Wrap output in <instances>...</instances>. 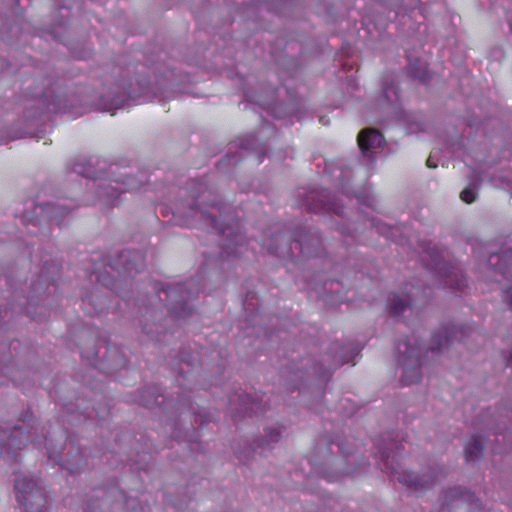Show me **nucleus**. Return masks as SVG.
<instances>
[{
	"mask_svg": "<svg viewBox=\"0 0 512 512\" xmlns=\"http://www.w3.org/2000/svg\"><path fill=\"white\" fill-rule=\"evenodd\" d=\"M190 190L189 197L176 205L174 217H179L183 225H203L216 231L220 236L221 248L227 255L241 254L247 245V238L230 207L220 205L204 183L193 181Z\"/></svg>",
	"mask_w": 512,
	"mask_h": 512,
	"instance_id": "obj_1",
	"label": "nucleus"
},
{
	"mask_svg": "<svg viewBox=\"0 0 512 512\" xmlns=\"http://www.w3.org/2000/svg\"><path fill=\"white\" fill-rule=\"evenodd\" d=\"M465 336L466 332L462 327L452 324L434 332L427 349L414 337L399 343L398 362L402 368L401 382L410 385L420 381L424 351L441 353L455 341H463Z\"/></svg>",
	"mask_w": 512,
	"mask_h": 512,
	"instance_id": "obj_2",
	"label": "nucleus"
},
{
	"mask_svg": "<svg viewBox=\"0 0 512 512\" xmlns=\"http://www.w3.org/2000/svg\"><path fill=\"white\" fill-rule=\"evenodd\" d=\"M400 453L399 445L392 443L379 448L382 469L395 477L415 495H423L434 488L436 483L444 477L443 466L430 462L418 471L402 469L397 457Z\"/></svg>",
	"mask_w": 512,
	"mask_h": 512,
	"instance_id": "obj_3",
	"label": "nucleus"
},
{
	"mask_svg": "<svg viewBox=\"0 0 512 512\" xmlns=\"http://www.w3.org/2000/svg\"><path fill=\"white\" fill-rule=\"evenodd\" d=\"M362 347L358 344H344L333 343L330 352L333 354V361L330 364L314 363L311 358H304L301 360V365H296L294 362L285 367L284 373L288 374L289 380L295 386L298 380L307 377H317L327 379L331 371L342 366L345 363L351 362L360 353Z\"/></svg>",
	"mask_w": 512,
	"mask_h": 512,
	"instance_id": "obj_4",
	"label": "nucleus"
},
{
	"mask_svg": "<svg viewBox=\"0 0 512 512\" xmlns=\"http://www.w3.org/2000/svg\"><path fill=\"white\" fill-rule=\"evenodd\" d=\"M157 297L164 302L168 311L178 320H185L193 312L192 300L198 293V286L194 281L162 285L155 287Z\"/></svg>",
	"mask_w": 512,
	"mask_h": 512,
	"instance_id": "obj_5",
	"label": "nucleus"
},
{
	"mask_svg": "<svg viewBox=\"0 0 512 512\" xmlns=\"http://www.w3.org/2000/svg\"><path fill=\"white\" fill-rule=\"evenodd\" d=\"M147 181L142 174L136 177L124 173L113 172V177L97 185L96 195L101 202L108 206L117 205V199L123 192L139 189Z\"/></svg>",
	"mask_w": 512,
	"mask_h": 512,
	"instance_id": "obj_6",
	"label": "nucleus"
},
{
	"mask_svg": "<svg viewBox=\"0 0 512 512\" xmlns=\"http://www.w3.org/2000/svg\"><path fill=\"white\" fill-rule=\"evenodd\" d=\"M150 82L146 76H139L136 84L132 81L117 84L114 90L101 95L98 101V108L103 111H113L126 103L130 98H136L145 93L149 88Z\"/></svg>",
	"mask_w": 512,
	"mask_h": 512,
	"instance_id": "obj_7",
	"label": "nucleus"
},
{
	"mask_svg": "<svg viewBox=\"0 0 512 512\" xmlns=\"http://www.w3.org/2000/svg\"><path fill=\"white\" fill-rule=\"evenodd\" d=\"M81 354L90 365L104 373L115 372L125 365V360L119 351L109 347L104 341H99L93 347L84 348Z\"/></svg>",
	"mask_w": 512,
	"mask_h": 512,
	"instance_id": "obj_8",
	"label": "nucleus"
},
{
	"mask_svg": "<svg viewBox=\"0 0 512 512\" xmlns=\"http://www.w3.org/2000/svg\"><path fill=\"white\" fill-rule=\"evenodd\" d=\"M427 253L431 256V261L427 263V266L442 278L443 284L453 290L463 291L467 286V280L463 273L459 269L449 266L435 249L427 251Z\"/></svg>",
	"mask_w": 512,
	"mask_h": 512,
	"instance_id": "obj_9",
	"label": "nucleus"
},
{
	"mask_svg": "<svg viewBox=\"0 0 512 512\" xmlns=\"http://www.w3.org/2000/svg\"><path fill=\"white\" fill-rule=\"evenodd\" d=\"M109 266L124 279L133 278L145 268L144 255L137 250H122L110 258Z\"/></svg>",
	"mask_w": 512,
	"mask_h": 512,
	"instance_id": "obj_10",
	"label": "nucleus"
},
{
	"mask_svg": "<svg viewBox=\"0 0 512 512\" xmlns=\"http://www.w3.org/2000/svg\"><path fill=\"white\" fill-rule=\"evenodd\" d=\"M488 265L509 284L503 287V301L512 310V249L489 256Z\"/></svg>",
	"mask_w": 512,
	"mask_h": 512,
	"instance_id": "obj_11",
	"label": "nucleus"
},
{
	"mask_svg": "<svg viewBox=\"0 0 512 512\" xmlns=\"http://www.w3.org/2000/svg\"><path fill=\"white\" fill-rule=\"evenodd\" d=\"M303 205L312 212L331 211L337 215H344L343 205L326 189L312 190L305 194Z\"/></svg>",
	"mask_w": 512,
	"mask_h": 512,
	"instance_id": "obj_12",
	"label": "nucleus"
},
{
	"mask_svg": "<svg viewBox=\"0 0 512 512\" xmlns=\"http://www.w3.org/2000/svg\"><path fill=\"white\" fill-rule=\"evenodd\" d=\"M292 236L295 248H298L301 253L309 256L320 254L322 239L317 229L300 227L295 229Z\"/></svg>",
	"mask_w": 512,
	"mask_h": 512,
	"instance_id": "obj_13",
	"label": "nucleus"
},
{
	"mask_svg": "<svg viewBox=\"0 0 512 512\" xmlns=\"http://www.w3.org/2000/svg\"><path fill=\"white\" fill-rule=\"evenodd\" d=\"M383 142V135L372 128L363 129L358 135V146L370 163L374 161V153L382 147Z\"/></svg>",
	"mask_w": 512,
	"mask_h": 512,
	"instance_id": "obj_14",
	"label": "nucleus"
},
{
	"mask_svg": "<svg viewBox=\"0 0 512 512\" xmlns=\"http://www.w3.org/2000/svg\"><path fill=\"white\" fill-rule=\"evenodd\" d=\"M412 303L413 293L411 290L408 292H393L387 298V309L391 316L400 317L406 311L412 309Z\"/></svg>",
	"mask_w": 512,
	"mask_h": 512,
	"instance_id": "obj_15",
	"label": "nucleus"
},
{
	"mask_svg": "<svg viewBox=\"0 0 512 512\" xmlns=\"http://www.w3.org/2000/svg\"><path fill=\"white\" fill-rule=\"evenodd\" d=\"M238 407L236 408L237 414L242 417L258 416L265 412V403L262 400L255 399L248 394H240L237 396Z\"/></svg>",
	"mask_w": 512,
	"mask_h": 512,
	"instance_id": "obj_16",
	"label": "nucleus"
},
{
	"mask_svg": "<svg viewBox=\"0 0 512 512\" xmlns=\"http://www.w3.org/2000/svg\"><path fill=\"white\" fill-rule=\"evenodd\" d=\"M17 502L24 507L26 512H44L47 504L46 492L39 484L27 494L25 499H18Z\"/></svg>",
	"mask_w": 512,
	"mask_h": 512,
	"instance_id": "obj_17",
	"label": "nucleus"
},
{
	"mask_svg": "<svg viewBox=\"0 0 512 512\" xmlns=\"http://www.w3.org/2000/svg\"><path fill=\"white\" fill-rule=\"evenodd\" d=\"M86 449L80 446L72 445L66 454L64 463L62 464L67 470L76 473L87 466Z\"/></svg>",
	"mask_w": 512,
	"mask_h": 512,
	"instance_id": "obj_18",
	"label": "nucleus"
},
{
	"mask_svg": "<svg viewBox=\"0 0 512 512\" xmlns=\"http://www.w3.org/2000/svg\"><path fill=\"white\" fill-rule=\"evenodd\" d=\"M34 96L35 97L40 96V98L37 100L38 104L45 106L46 110H48V111L56 112V111H60L62 109L70 110L74 107V104L72 102H69L68 100L63 99L62 97H60L58 95L53 97L52 100L50 101L49 100L51 98L50 90L42 91L40 94L35 93Z\"/></svg>",
	"mask_w": 512,
	"mask_h": 512,
	"instance_id": "obj_19",
	"label": "nucleus"
},
{
	"mask_svg": "<svg viewBox=\"0 0 512 512\" xmlns=\"http://www.w3.org/2000/svg\"><path fill=\"white\" fill-rule=\"evenodd\" d=\"M485 439L478 434L471 436L465 446V458L468 462L479 461L483 456Z\"/></svg>",
	"mask_w": 512,
	"mask_h": 512,
	"instance_id": "obj_20",
	"label": "nucleus"
},
{
	"mask_svg": "<svg viewBox=\"0 0 512 512\" xmlns=\"http://www.w3.org/2000/svg\"><path fill=\"white\" fill-rule=\"evenodd\" d=\"M39 481L26 474H19L14 480L16 490V500L25 499L34 487L39 485Z\"/></svg>",
	"mask_w": 512,
	"mask_h": 512,
	"instance_id": "obj_21",
	"label": "nucleus"
},
{
	"mask_svg": "<svg viewBox=\"0 0 512 512\" xmlns=\"http://www.w3.org/2000/svg\"><path fill=\"white\" fill-rule=\"evenodd\" d=\"M73 208L74 206L55 202L47 203L43 210L48 219L57 222L59 225L62 220L73 210Z\"/></svg>",
	"mask_w": 512,
	"mask_h": 512,
	"instance_id": "obj_22",
	"label": "nucleus"
},
{
	"mask_svg": "<svg viewBox=\"0 0 512 512\" xmlns=\"http://www.w3.org/2000/svg\"><path fill=\"white\" fill-rule=\"evenodd\" d=\"M29 441V435L24 432L23 426H14L10 431V435L7 441L3 444V446H7L10 449H22L27 445Z\"/></svg>",
	"mask_w": 512,
	"mask_h": 512,
	"instance_id": "obj_23",
	"label": "nucleus"
},
{
	"mask_svg": "<svg viewBox=\"0 0 512 512\" xmlns=\"http://www.w3.org/2000/svg\"><path fill=\"white\" fill-rule=\"evenodd\" d=\"M407 69L413 78L418 79L422 83H427L430 80V73L427 69V65L420 59H416L414 61L409 60Z\"/></svg>",
	"mask_w": 512,
	"mask_h": 512,
	"instance_id": "obj_24",
	"label": "nucleus"
},
{
	"mask_svg": "<svg viewBox=\"0 0 512 512\" xmlns=\"http://www.w3.org/2000/svg\"><path fill=\"white\" fill-rule=\"evenodd\" d=\"M165 401L164 395L158 393L156 387H148L142 391L140 402L147 407L161 406Z\"/></svg>",
	"mask_w": 512,
	"mask_h": 512,
	"instance_id": "obj_25",
	"label": "nucleus"
},
{
	"mask_svg": "<svg viewBox=\"0 0 512 512\" xmlns=\"http://www.w3.org/2000/svg\"><path fill=\"white\" fill-rule=\"evenodd\" d=\"M382 100L389 105H396L399 101V90L394 82H384Z\"/></svg>",
	"mask_w": 512,
	"mask_h": 512,
	"instance_id": "obj_26",
	"label": "nucleus"
},
{
	"mask_svg": "<svg viewBox=\"0 0 512 512\" xmlns=\"http://www.w3.org/2000/svg\"><path fill=\"white\" fill-rule=\"evenodd\" d=\"M497 426L495 428V434H501L503 432L508 433L509 439L512 441V410H506L505 414L499 415Z\"/></svg>",
	"mask_w": 512,
	"mask_h": 512,
	"instance_id": "obj_27",
	"label": "nucleus"
},
{
	"mask_svg": "<svg viewBox=\"0 0 512 512\" xmlns=\"http://www.w3.org/2000/svg\"><path fill=\"white\" fill-rule=\"evenodd\" d=\"M98 281L106 288H108L109 290L117 293V294H121V296L123 297H127L123 292L120 291L119 289V283H120V280L118 279H115L114 277H112L111 275H109L108 273L104 272V273H100L98 275Z\"/></svg>",
	"mask_w": 512,
	"mask_h": 512,
	"instance_id": "obj_28",
	"label": "nucleus"
},
{
	"mask_svg": "<svg viewBox=\"0 0 512 512\" xmlns=\"http://www.w3.org/2000/svg\"><path fill=\"white\" fill-rule=\"evenodd\" d=\"M281 439V430L278 427H269L265 430L263 439L258 442V447H264L271 443H277Z\"/></svg>",
	"mask_w": 512,
	"mask_h": 512,
	"instance_id": "obj_29",
	"label": "nucleus"
},
{
	"mask_svg": "<svg viewBox=\"0 0 512 512\" xmlns=\"http://www.w3.org/2000/svg\"><path fill=\"white\" fill-rule=\"evenodd\" d=\"M483 179H488V181L497 188H507L510 187L511 181L510 179L503 175L502 173H494V174H483Z\"/></svg>",
	"mask_w": 512,
	"mask_h": 512,
	"instance_id": "obj_30",
	"label": "nucleus"
},
{
	"mask_svg": "<svg viewBox=\"0 0 512 512\" xmlns=\"http://www.w3.org/2000/svg\"><path fill=\"white\" fill-rule=\"evenodd\" d=\"M73 171L77 175H81L85 178H95L96 171L90 163H75Z\"/></svg>",
	"mask_w": 512,
	"mask_h": 512,
	"instance_id": "obj_31",
	"label": "nucleus"
},
{
	"mask_svg": "<svg viewBox=\"0 0 512 512\" xmlns=\"http://www.w3.org/2000/svg\"><path fill=\"white\" fill-rule=\"evenodd\" d=\"M341 189H342L343 193L346 194L347 197L355 196L360 203H363L367 206L372 205L373 200L366 193H359V192L350 190L344 182L341 183Z\"/></svg>",
	"mask_w": 512,
	"mask_h": 512,
	"instance_id": "obj_32",
	"label": "nucleus"
},
{
	"mask_svg": "<svg viewBox=\"0 0 512 512\" xmlns=\"http://www.w3.org/2000/svg\"><path fill=\"white\" fill-rule=\"evenodd\" d=\"M163 328L162 324H148L145 323L143 325V332L148 335L151 339H155L157 341H162V338L160 336V329Z\"/></svg>",
	"mask_w": 512,
	"mask_h": 512,
	"instance_id": "obj_33",
	"label": "nucleus"
},
{
	"mask_svg": "<svg viewBox=\"0 0 512 512\" xmlns=\"http://www.w3.org/2000/svg\"><path fill=\"white\" fill-rule=\"evenodd\" d=\"M460 198L465 203H473L476 199V192L473 188L467 187L460 193Z\"/></svg>",
	"mask_w": 512,
	"mask_h": 512,
	"instance_id": "obj_34",
	"label": "nucleus"
},
{
	"mask_svg": "<svg viewBox=\"0 0 512 512\" xmlns=\"http://www.w3.org/2000/svg\"><path fill=\"white\" fill-rule=\"evenodd\" d=\"M47 288V283H39V284H33L31 294L29 296V304L34 302V298L37 295H40L42 292L45 291Z\"/></svg>",
	"mask_w": 512,
	"mask_h": 512,
	"instance_id": "obj_35",
	"label": "nucleus"
},
{
	"mask_svg": "<svg viewBox=\"0 0 512 512\" xmlns=\"http://www.w3.org/2000/svg\"><path fill=\"white\" fill-rule=\"evenodd\" d=\"M371 225L375 226L377 231L384 234L386 237L390 236L392 229L387 225L381 224L379 222L376 223L374 219L371 220Z\"/></svg>",
	"mask_w": 512,
	"mask_h": 512,
	"instance_id": "obj_36",
	"label": "nucleus"
},
{
	"mask_svg": "<svg viewBox=\"0 0 512 512\" xmlns=\"http://www.w3.org/2000/svg\"><path fill=\"white\" fill-rule=\"evenodd\" d=\"M104 503V500L100 505L97 506H95L93 503H89L85 509V512H102V506Z\"/></svg>",
	"mask_w": 512,
	"mask_h": 512,
	"instance_id": "obj_37",
	"label": "nucleus"
},
{
	"mask_svg": "<svg viewBox=\"0 0 512 512\" xmlns=\"http://www.w3.org/2000/svg\"><path fill=\"white\" fill-rule=\"evenodd\" d=\"M270 249H271L274 253H276L277 255H283V256H284V255H286V254H287V255H289V254H290V252H291V250H292V247H286V248H281V249H279L278 247H275V248L270 247Z\"/></svg>",
	"mask_w": 512,
	"mask_h": 512,
	"instance_id": "obj_38",
	"label": "nucleus"
},
{
	"mask_svg": "<svg viewBox=\"0 0 512 512\" xmlns=\"http://www.w3.org/2000/svg\"><path fill=\"white\" fill-rule=\"evenodd\" d=\"M191 355H189L188 353L186 352H182V355H181V361L186 363L188 366L191 365Z\"/></svg>",
	"mask_w": 512,
	"mask_h": 512,
	"instance_id": "obj_39",
	"label": "nucleus"
},
{
	"mask_svg": "<svg viewBox=\"0 0 512 512\" xmlns=\"http://www.w3.org/2000/svg\"><path fill=\"white\" fill-rule=\"evenodd\" d=\"M466 497H467L468 500H470L472 502H475V506L476 507L479 506V500L475 498L474 494L467 492L466 493Z\"/></svg>",
	"mask_w": 512,
	"mask_h": 512,
	"instance_id": "obj_40",
	"label": "nucleus"
},
{
	"mask_svg": "<svg viewBox=\"0 0 512 512\" xmlns=\"http://www.w3.org/2000/svg\"><path fill=\"white\" fill-rule=\"evenodd\" d=\"M426 164H427V166H428L429 168H435V167L437 166L435 163H433V161L431 160V157H429V158L427 159Z\"/></svg>",
	"mask_w": 512,
	"mask_h": 512,
	"instance_id": "obj_41",
	"label": "nucleus"
},
{
	"mask_svg": "<svg viewBox=\"0 0 512 512\" xmlns=\"http://www.w3.org/2000/svg\"><path fill=\"white\" fill-rule=\"evenodd\" d=\"M231 160H234V157H227V158H224V159H222V160L219 162V165H223V164H225L227 161H231Z\"/></svg>",
	"mask_w": 512,
	"mask_h": 512,
	"instance_id": "obj_42",
	"label": "nucleus"
},
{
	"mask_svg": "<svg viewBox=\"0 0 512 512\" xmlns=\"http://www.w3.org/2000/svg\"><path fill=\"white\" fill-rule=\"evenodd\" d=\"M507 364H508L509 366H512V351L510 352V355H509V357L507 358Z\"/></svg>",
	"mask_w": 512,
	"mask_h": 512,
	"instance_id": "obj_43",
	"label": "nucleus"
},
{
	"mask_svg": "<svg viewBox=\"0 0 512 512\" xmlns=\"http://www.w3.org/2000/svg\"><path fill=\"white\" fill-rule=\"evenodd\" d=\"M246 97H247V99H248V101H249V102H253V101H255V100H254V99H252L248 94L246 95Z\"/></svg>",
	"mask_w": 512,
	"mask_h": 512,
	"instance_id": "obj_44",
	"label": "nucleus"
},
{
	"mask_svg": "<svg viewBox=\"0 0 512 512\" xmlns=\"http://www.w3.org/2000/svg\"><path fill=\"white\" fill-rule=\"evenodd\" d=\"M345 175V171L343 169H341V172H340V177L343 178Z\"/></svg>",
	"mask_w": 512,
	"mask_h": 512,
	"instance_id": "obj_45",
	"label": "nucleus"
},
{
	"mask_svg": "<svg viewBox=\"0 0 512 512\" xmlns=\"http://www.w3.org/2000/svg\"><path fill=\"white\" fill-rule=\"evenodd\" d=\"M179 373H180V374H183V373H186V371H184V370H183V368H180V369H179Z\"/></svg>",
	"mask_w": 512,
	"mask_h": 512,
	"instance_id": "obj_46",
	"label": "nucleus"
},
{
	"mask_svg": "<svg viewBox=\"0 0 512 512\" xmlns=\"http://www.w3.org/2000/svg\"><path fill=\"white\" fill-rule=\"evenodd\" d=\"M105 306H106V304L104 303L103 305H101V306L99 307V310H103V308H104Z\"/></svg>",
	"mask_w": 512,
	"mask_h": 512,
	"instance_id": "obj_47",
	"label": "nucleus"
},
{
	"mask_svg": "<svg viewBox=\"0 0 512 512\" xmlns=\"http://www.w3.org/2000/svg\"><path fill=\"white\" fill-rule=\"evenodd\" d=\"M2 452V449L0 450V453Z\"/></svg>",
	"mask_w": 512,
	"mask_h": 512,
	"instance_id": "obj_48",
	"label": "nucleus"
},
{
	"mask_svg": "<svg viewBox=\"0 0 512 512\" xmlns=\"http://www.w3.org/2000/svg\"><path fill=\"white\" fill-rule=\"evenodd\" d=\"M0 30H2V28L0 27Z\"/></svg>",
	"mask_w": 512,
	"mask_h": 512,
	"instance_id": "obj_49",
	"label": "nucleus"
}]
</instances>
